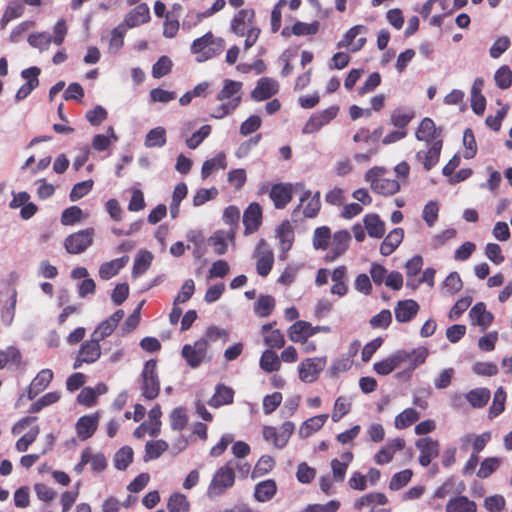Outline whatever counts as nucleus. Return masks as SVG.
Instances as JSON below:
<instances>
[{
    "label": "nucleus",
    "instance_id": "obj_1",
    "mask_svg": "<svg viewBox=\"0 0 512 512\" xmlns=\"http://www.w3.org/2000/svg\"><path fill=\"white\" fill-rule=\"evenodd\" d=\"M242 83L226 79L223 88L219 91L216 99L220 102L219 105L214 107L211 111V117L215 119H222L232 113L241 102Z\"/></svg>",
    "mask_w": 512,
    "mask_h": 512
},
{
    "label": "nucleus",
    "instance_id": "obj_2",
    "mask_svg": "<svg viewBox=\"0 0 512 512\" xmlns=\"http://www.w3.org/2000/svg\"><path fill=\"white\" fill-rule=\"evenodd\" d=\"M224 49V40L216 37L212 32L196 38L190 47L191 53L199 63L205 62L217 55Z\"/></svg>",
    "mask_w": 512,
    "mask_h": 512
},
{
    "label": "nucleus",
    "instance_id": "obj_3",
    "mask_svg": "<svg viewBox=\"0 0 512 512\" xmlns=\"http://www.w3.org/2000/svg\"><path fill=\"white\" fill-rule=\"evenodd\" d=\"M386 171L384 167L375 166L369 169L364 176L372 191L384 196L393 195L400 190L399 181L384 177Z\"/></svg>",
    "mask_w": 512,
    "mask_h": 512
},
{
    "label": "nucleus",
    "instance_id": "obj_4",
    "mask_svg": "<svg viewBox=\"0 0 512 512\" xmlns=\"http://www.w3.org/2000/svg\"><path fill=\"white\" fill-rule=\"evenodd\" d=\"M235 474L231 467L224 465L220 467L214 474L208 489L207 496L214 499L225 493L227 489L233 486Z\"/></svg>",
    "mask_w": 512,
    "mask_h": 512
},
{
    "label": "nucleus",
    "instance_id": "obj_5",
    "mask_svg": "<svg viewBox=\"0 0 512 512\" xmlns=\"http://www.w3.org/2000/svg\"><path fill=\"white\" fill-rule=\"evenodd\" d=\"M208 348V341L199 339L192 344H185L182 348L181 355L187 365L195 369L209 360Z\"/></svg>",
    "mask_w": 512,
    "mask_h": 512
},
{
    "label": "nucleus",
    "instance_id": "obj_6",
    "mask_svg": "<svg viewBox=\"0 0 512 512\" xmlns=\"http://www.w3.org/2000/svg\"><path fill=\"white\" fill-rule=\"evenodd\" d=\"M294 429L295 425L291 421L284 422L278 429L267 425L262 429V436L266 442L271 443L275 448L283 449L289 442Z\"/></svg>",
    "mask_w": 512,
    "mask_h": 512
},
{
    "label": "nucleus",
    "instance_id": "obj_7",
    "mask_svg": "<svg viewBox=\"0 0 512 512\" xmlns=\"http://www.w3.org/2000/svg\"><path fill=\"white\" fill-rule=\"evenodd\" d=\"M327 364V358L323 357H311L306 358L298 365L299 379L305 383L315 382L319 374L324 370Z\"/></svg>",
    "mask_w": 512,
    "mask_h": 512
},
{
    "label": "nucleus",
    "instance_id": "obj_8",
    "mask_svg": "<svg viewBox=\"0 0 512 512\" xmlns=\"http://www.w3.org/2000/svg\"><path fill=\"white\" fill-rule=\"evenodd\" d=\"M156 368V361L149 360L145 363L142 372V393L143 396L149 400L156 398L160 390Z\"/></svg>",
    "mask_w": 512,
    "mask_h": 512
},
{
    "label": "nucleus",
    "instance_id": "obj_9",
    "mask_svg": "<svg viewBox=\"0 0 512 512\" xmlns=\"http://www.w3.org/2000/svg\"><path fill=\"white\" fill-rule=\"evenodd\" d=\"M94 230L88 228L69 235L64 242V246L70 254H80L84 252L93 242Z\"/></svg>",
    "mask_w": 512,
    "mask_h": 512
},
{
    "label": "nucleus",
    "instance_id": "obj_10",
    "mask_svg": "<svg viewBox=\"0 0 512 512\" xmlns=\"http://www.w3.org/2000/svg\"><path fill=\"white\" fill-rule=\"evenodd\" d=\"M368 29L364 25H355L350 28L343 38L337 43L338 48H347L351 52H357L362 49L366 43V33Z\"/></svg>",
    "mask_w": 512,
    "mask_h": 512
},
{
    "label": "nucleus",
    "instance_id": "obj_11",
    "mask_svg": "<svg viewBox=\"0 0 512 512\" xmlns=\"http://www.w3.org/2000/svg\"><path fill=\"white\" fill-rule=\"evenodd\" d=\"M321 207L320 194L317 192L312 195L310 190L302 189L298 206L294 209L295 217L301 212L305 217H315Z\"/></svg>",
    "mask_w": 512,
    "mask_h": 512
},
{
    "label": "nucleus",
    "instance_id": "obj_12",
    "mask_svg": "<svg viewBox=\"0 0 512 512\" xmlns=\"http://www.w3.org/2000/svg\"><path fill=\"white\" fill-rule=\"evenodd\" d=\"M339 112V107L336 105L330 106L327 109L313 114L305 123L302 133L312 134L319 131L322 127L329 124Z\"/></svg>",
    "mask_w": 512,
    "mask_h": 512
},
{
    "label": "nucleus",
    "instance_id": "obj_13",
    "mask_svg": "<svg viewBox=\"0 0 512 512\" xmlns=\"http://www.w3.org/2000/svg\"><path fill=\"white\" fill-rule=\"evenodd\" d=\"M254 257L256 258L257 273L263 277L267 276L273 267L274 254L264 239L259 240Z\"/></svg>",
    "mask_w": 512,
    "mask_h": 512
},
{
    "label": "nucleus",
    "instance_id": "obj_14",
    "mask_svg": "<svg viewBox=\"0 0 512 512\" xmlns=\"http://www.w3.org/2000/svg\"><path fill=\"white\" fill-rule=\"evenodd\" d=\"M328 331L329 328L326 326H312L309 322L300 320L289 327L287 334L290 341L299 343L316 333Z\"/></svg>",
    "mask_w": 512,
    "mask_h": 512
},
{
    "label": "nucleus",
    "instance_id": "obj_15",
    "mask_svg": "<svg viewBox=\"0 0 512 512\" xmlns=\"http://www.w3.org/2000/svg\"><path fill=\"white\" fill-rule=\"evenodd\" d=\"M275 236L278 240V246L281 251L280 259L286 258L287 252L292 248L294 243V227L290 221H283L275 230Z\"/></svg>",
    "mask_w": 512,
    "mask_h": 512
},
{
    "label": "nucleus",
    "instance_id": "obj_16",
    "mask_svg": "<svg viewBox=\"0 0 512 512\" xmlns=\"http://www.w3.org/2000/svg\"><path fill=\"white\" fill-rule=\"evenodd\" d=\"M415 445L420 451L419 462L424 467L428 466L439 454L438 441L430 437L418 439Z\"/></svg>",
    "mask_w": 512,
    "mask_h": 512
},
{
    "label": "nucleus",
    "instance_id": "obj_17",
    "mask_svg": "<svg viewBox=\"0 0 512 512\" xmlns=\"http://www.w3.org/2000/svg\"><path fill=\"white\" fill-rule=\"evenodd\" d=\"M279 84L276 80L264 77L258 80L251 92V98L255 101H263L278 93Z\"/></svg>",
    "mask_w": 512,
    "mask_h": 512
},
{
    "label": "nucleus",
    "instance_id": "obj_18",
    "mask_svg": "<svg viewBox=\"0 0 512 512\" xmlns=\"http://www.w3.org/2000/svg\"><path fill=\"white\" fill-rule=\"evenodd\" d=\"M39 74L40 69L38 67H30L21 72V76L26 80V83L18 89L15 95L17 102L25 99L39 85Z\"/></svg>",
    "mask_w": 512,
    "mask_h": 512
},
{
    "label": "nucleus",
    "instance_id": "obj_19",
    "mask_svg": "<svg viewBox=\"0 0 512 512\" xmlns=\"http://www.w3.org/2000/svg\"><path fill=\"white\" fill-rule=\"evenodd\" d=\"M442 142H433L432 145L425 146L416 153V159L421 163L425 170L432 169L439 161Z\"/></svg>",
    "mask_w": 512,
    "mask_h": 512
},
{
    "label": "nucleus",
    "instance_id": "obj_20",
    "mask_svg": "<svg viewBox=\"0 0 512 512\" xmlns=\"http://www.w3.org/2000/svg\"><path fill=\"white\" fill-rule=\"evenodd\" d=\"M99 424V414L84 415L78 419L75 425L76 433L81 441L93 436Z\"/></svg>",
    "mask_w": 512,
    "mask_h": 512
},
{
    "label": "nucleus",
    "instance_id": "obj_21",
    "mask_svg": "<svg viewBox=\"0 0 512 512\" xmlns=\"http://www.w3.org/2000/svg\"><path fill=\"white\" fill-rule=\"evenodd\" d=\"M420 309L419 304L412 299L400 300L394 307L395 319L399 323L411 321Z\"/></svg>",
    "mask_w": 512,
    "mask_h": 512
},
{
    "label": "nucleus",
    "instance_id": "obj_22",
    "mask_svg": "<svg viewBox=\"0 0 512 512\" xmlns=\"http://www.w3.org/2000/svg\"><path fill=\"white\" fill-rule=\"evenodd\" d=\"M244 233L252 234L258 230L262 223V209L256 202L251 203L243 214Z\"/></svg>",
    "mask_w": 512,
    "mask_h": 512
},
{
    "label": "nucleus",
    "instance_id": "obj_23",
    "mask_svg": "<svg viewBox=\"0 0 512 512\" xmlns=\"http://www.w3.org/2000/svg\"><path fill=\"white\" fill-rule=\"evenodd\" d=\"M416 138L418 141L423 142L425 146L432 145L433 142H442L435 123L430 118H424L421 121L416 131Z\"/></svg>",
    "mask_w": 512,
    "mask_h": 512
},
{
    "label": "nucleus",
    "instance_id": "obj_24",
    "mask_svg": "<svg viewBox=\"0 0 512 512\" xmlns=\"http://www.w3.org/2000/svg\"><path fill=\"white\" fill-rule=\"evenodd\" d=\"M53 372L50 369H42L31 381L27 388V396L30 400L34 399L39 393L44 391L53 379Z\"/></svg>",
    "mask_w": 512,
    "mask_h": 512
},
{
    "label": "nucleus",
    "instance_id": "obj_25",
    "mask_svg": "<svg viewBox=\"0 0 512 512\" xmlns=\"http://www.w3.org/2000/svg\"><path fill=\"white\" fill-rule=\"evenodd\" d=\"M405 357L403 352L396 351L387 358L374 363V370L379 375H388L404 363Z\"/></svg>",
    "mask_w": 512,
    "mask_h": 512
},
{
    "label": "nucleus",
    "instance_id": "obj_26",
    "mask_svg": "<svg viewBox=\"0 0 512 512\" xmlns=\"http://www.w3.org/2000/svg\"><path fill=\"white\" fill-rule=\"evenodd\" d=\"M270 198L277 209H283L292 199L291 184H276L270 190Z\"/></svg>",
    "mask_w": 512,
    "mask_h": 512
},
{
    "label": "nucleus",
    "instance_id": "obj_27",
    "mask_svg": "<svg viewBox=\"0 0 512 512\" xmlns=\"http://www.w3.org/2000/svg\"><path fill=\"white\" fill-rule=\"evenodd\" d=\"M404 441L400 438L389 441L384 447H382L378 453L374 456V460L378 465L389 463L395 453L402 450L404 447Z\"/></svg>",
    "mask_w": 512,
    "mask_h": 512
},
{
    "label": "nucleus",
    "instance_id": "obj_28",
    "mask_svg": "<svg viewBox=\"0 0 512 512\" xmlns=\"http://www.w3.org/2000/svg\"><path fill=\"white\" fill-rule=\"evenodd\" d=\"M150 20V9L147 4L142 3L131 10L125 17V26L133 28Z\"/></svg>",
    "mask_w": 512,
    "mask_h": 512
},
{
    "label": "nucleus",
    "instance_id": "obj_29",
    "mask_svg": "<svg viewBox=\"0 0 512 512\" xmlns=\"http://www.w3.org/2000/svg\"><path fill=\"white\" fill-rule=\"evenodd\" d=\"M364 228L371 238L380 239L385 234V223L378 214L369 213L363 217Z\"/></svg>",
    "mask_w": 512,
    "mask_h": 512
},
{
    "label": "nucleus",
    "instance_id": "obj_30",
    "mask_svg": "<svg viewBox=\"0 0 512 512\" xmlns=\"http://www.w3.org/2000/svg\"><path fill=\"white\" fill-rule=\"evenodd\" d=\"M254 12L252 10H240L232 20L231 28L238 36H244L252 26Z\"/></svg>",
    "mask_w": 512,
    "mask_h": 512
},
{
    "label": "nucleus",
    "instance_id": "obj_31",
    "mask_svg": "<svg viewBox=\"0 0 512 512\" xmlns=\"http://www.w3.org/2000/svg\"><path fill=\"white\" fill-rule=\"evenodd\" d=\"M351 236L346 230L337 231L330 242L329 248L332 253L331 259L334 260L344 254L349 247Z\"/></svg>",
    "mask_w": 512,
    "mask_h": 512
},
{
    "label": "nucleus",
    "instance_id": "obj_32",
    "mask_svg": "<svg viewBox=\"0 0 512 512\" xmlns=\"http://www.w3.org/2000/svg\"><path fill=\"white\" fill-rule=\"evenodd\" d=\"M328 414H320L305 420L298 431L300 438H308L319 431L328 419Z\"/></svg>",
    "mask_w": 512,
    "mask_h": 512
},
{
    "label": "nucleus",
    "instance_id": "obj_33",
    "mask_svg": "<svg viewBox=\"0 0 512 512\" xmlns=\"http://www.w3.org/2000/svg\"><path fill=\"white\" fill-rule=\"evenodd\" d=\"M403 237L404 231L402 228H395L390 231L380 245V253L383 256L391 255L401 244Z\"/></svg>",
    "mask_w": 512,
    "mask_h": 512
},
{
    "label": "nucleus",
    "instance_id": "obj_34",
    "mask_svg": "<svg viewBox=\"0 0 512 512\" xmlns=\"http://www.w3.org/2000/svg\"><path fill=\"white\" fill-rule=\"evenodd\" d=\"M128 261V256H123L108 262H104L99 268L100 278L103 280L111 279L118 274V272L128 263Z\"/></svg>",
    "mask_w": 512,
    "mask_h": 512
},
{
    "label": "nucleus",
    "instance_id": "obj_35",
    "mask_svg": "<svg viewBox=\"0 0 512 512\" xmlns=\"http://www.w3.org/2000/svg\"><path fill=\"white\" fill-rule=\"evenodd\" d=\"M235 234V228H230L227 233L223 231H217L209 238V243L214 247V251L217 255H223L227 252L226 240L229 239L231 242H233Z\"/></svg>",
    "mask_w": 512,
    "mask_h": 512
},
{
    "label": "nucleus",
    "instance_id": "obj_36",
    "mask_svg": "<svg viewBox=\"0 0 512 512\" xmlns=\"http://www.w3.org/2000/svg\"><path fill=\"white\" fill-rule=\"evenodd\" d=\"M470 318L472 324L481 326L483 329L487 328L493 320V315L489 311L486 310V306L484 303H477L470 310Z\"/></svg>",
    "mask_w": 512,
    "mask_h": 512
},
{
    "label": "nucleus",
    "instance_id": "obj_37",
    "mask_svg": "<svg viewBox=\"0 0 512 512\" xmlns=\"http://www.w3.org/2000/svg\"><path fill=\"white\" fill-rule=\"evenodd\" d=\"M79 354L84 358L86 363H94L101 355L100 340L92 336L91 340L81 345Z\"/></svg>",
    "mask_w": 512,
    "mask_h": 512
},
{
    "label": "nucleus",
    "instance_id": "obj_38",
    "mask_svg": "<svg viewBox=\"0 0 512 512\" xmlns=\"http://www.w3.org/2000/svg\"><path fill=\"white\" fill-rule=\"evenodd\" d=\"M477 505L474 501L465 496H457L450 499L445 508V512H476Z\"/></svg>",
    "mask_w": 512,
    "mask_h": 512
},
{
    "label": "nucleus",
    "instance_id": "obj_39",
    "mask_svg": "<svg viewBox=\"0 0 512 512\" xmlns=\"http://www.w3.org/2000/svg\"><path fill=\"white\" fill-rule=\"evenodd\" d=\"M261 333L264 335V343L270 348H281L285 344L284 335L278 329H272V324L262 326Z\"/></svg>",
    "mask_w": 512,
    "mask_h": 512
},
{
    "label": "nucleus",
    "instance_id": "obj_40",
    "mask_svg": "<svg viewBox=\"0 0 512 512\" xmlns=\"http://www.w3.org/2000/svg\"><path fill=\"white\" fill-rule=\"evenodd\" d=\"M227 166L226 155L224 152H219L215 157L206 160L201 169V176L206 179L213 172L219 169H225Z\"/></svg>",
    "mask_w": 512,
    "mask_h": 512
},
{
    "label": "nucleus",
    "instance_id": "obj_41",
    "mask_svg": "<svg viewBox=\"0 0 512 512\" xmlns=\"http://www.w3.org/2000/svg\"><path fill=\"white\" fill-rule=\"evenodd\" d=\"M276 491V482L272 479H268L256 485L254 496L257 501L266 502L276 494Z\"/></svg>",
    "mask_w": 512,
    "mask_h": 512
},
{
    "label": "nucleus",
    "instance_id": "obj_42",
    "mask_svg": "<svg viewBox=\"0 0 512 512\" xmlns=\"http://www.w3.org/2000/svg\"><path fill=\"white\" fill-rule=\"evenodd\" d=\"M234 392L231 388L225 385H217L214 395L209 400V405L212 407H220L233 402Z\"/></svg>",
    "mask_w": 512,
    "mask_h": 512
},
{
    "label": "nucleus",
    "instance_id": "obj_43",
    "mask_svg": "<svg viewBox=\"0 0 512 512\" xmlns=\"http://www.w3.org/2000/svg\"><path fill=\"white\" fill-rule=\"evenodd\" d=\"M118 141V137L115 134L114 128L109 126L106 130V134H97L93 137L91 145L96 151L106 150L113 142Z\"/></svg>",
    "mask_w": 512,
    "mask_h": 512
},
{
    "label": "nucleus",
    "instance_id": "obj_44",
    "mask_svg": "<svg viewBox=\"0 0 512 512\" xmlns=\"http://www.w3.org/2000/svg\"><path fill=\"white\" fill-rule=\"evenodd\" d=\"M259 364L261 369L267 373L278 371L281 367L280 358L270 349L262 353Z\"/></svg>",
    "mask_w": 512,
    "mask_h": 512
},
{
    "label": "nucleus",
    "instance_id": "obj_45",
    "mask_svg": "<svg viewBox=\"0 0 512 512\" xmlns=\"http://www.w3.org/2000/svg\"><path fill=\"white\" fill-rule=\"evenodd\" d=\"M398 352H403L406 355L404 362L409 363L410 370H414L416 367L423 364L429 355V351L425 347H418L411 352L404 350H399Z\"/></svg>",
    "mask_w": 512,
    "mask_h": 512
},
{
    "label": "nucleus",
    "instance_id": "obj_46",
    "mask_svg": "<svg viewBox=\"0 0 512 512\" xmlns=\"http://www.w3.org/2000/svg\"><path fill=\"white\" fill-rule=\"evenodd\" d=\"M161 416L162 411L159 405L154 406L148 412V420L144 422V424L148 427L149 435L156 437L161 431Z\"/></svg>",
    "mask_w": 512,
    "mask_h": 512
},
{
    "label": "nucleus",
    "instance_id": "obj_47",
    "mask_svg": "<svg viewBox=\"0 0 512 512\" xmlns=\"http://www.w3.org/2000/svg\"><path fill=\"white\" fill-rule=\"evenodd\" d=\"M187 193L188 188L184 182H180L175 186L170 204V214L172 218L178 216L180 203L187 196Z\"/></svg>",
    "mask_w": 512,
    "mask_h": 512
},
{
    "label": "nucleus",
    "instance_id": "obj_48",
    "mask_svg": "<svg viewBox=\"0 0 512 512\" xmlns=\"http://www.w3.org/2000/svg\"><path fill=\"white\" fill-rule=\"evenodd\" d=\"M419 413L413 408H407L399 413L394 420L396 429H405L419 419Z\"/></svg>",
    "mask_w": 512,
    "mask_h": 512
},
{
    "label": "nucleus",
    "instance_id": "obj_49",
    "mask_svg": "<svg viewBox=\"0 0 512 512\" xmlns=\"http://www.w3.org/2000/svg\"><path fill=\"white\" fill-rule=\"evenodd\" d=\"M466 399L474 408H481L490 399V391L487 388H476L466 394Z\"/></svg>",
    "mask_w": 512,
    "mask_h": 512
},
{
    "label": "nucleus",
    "instance_id": "obj_50",
    "mask_svg": "<svg viewBox=\"0 0 512 512\" xmlns=\"http://www.w3.org/2000/svg\"><path fill=\"white\" fill-rule=\"evenodd\" d=\"M152 259L153 256L149 251L140 252L135 258L132 276L136 278L144 274L150 267Z\"/></svg>",
    "mask_w": 512,
    "mask_h": 512
},
{
    "label": "nucleus",
    "instance_id": "obj_51",
    "mask_svg": "<svg viewBox=\"0 0 512 512\" xmlns=\"http://www.w3.org/2000/svg\"><path fill=\"white\" fill-rule=\"evenodd\" d=\"M30 46L43 52L49 49L50 44L53 43L52 36L47 32L32 33L27 39Z\"/></svg>",
    "mask_w": 512,
    "mask_h": 512
},
{
    "label": "nucleus",
    "instance_id": "obj_52",
    "mask_svg": "<svg viewBox=\"0 0 512 512\" xmlns=\"http://www.w3.org/2000/svg\"><path fill=\"white\" fill-rule=\"evenodd\" d=\"M168 449L164 440L149 441L145 445V461L159 458Z\"/></svg>",
    "mask_w": 512,
    "mask_h": 512
},
{
    "label": "nucleus",
    "instance_id": "obj_53",
    "mask_svg": "<svg viewBox=\"0 0 512 512\" xmlns=\"http://www.w3.org/2000/svg\"><path fill=\"white\" fill-rule=\"evenodd\" d=\"M167 508L169 512H189L190 502L182 493H174L170 496Z\"/></svg>",
    "mask_w": 512,
    "mask_h": 512
},
{
    "label": "nucleus",
    "instance_id": "obj_54",
    "mask_svg": "<svg viewBox=\"0 0 512 512\" xmlns=\"http://www.w3.org/2000/svg\"><path fill=\"white\" fill-rule=\"evenodd\" d=\"M166 143V131L163 127L151 129L145 138V146L148 148L162 147Z\"/></svg>",
    "mask_w": 512,
    "mask_h": 512
},
{
    "label": "nucleus",
    "instance_id": "obj_55",
    "mask_svg": "<svg viewBox=\"0 0 512 512\" xmlns=\"http://www.w3.org/2000/svg\"><path fill=\"white\" fill-rule=\"evenodd\" d=\"M88 214L85 213L78 206H71L65 209L61 215V223L63 225H73L76 222H80L83 219H86Z\"/></svg>",
    "mask_w": 512,
    "mask_h": 512
},
{
    "label": "nucleus",
    "instance_id": "obj_56",
    "mask_svg": "<svg viewBox=\"0 0 512 512\" xmlns=\"http://www.w3.org/2000/svg\"><path fill=\"white\" fill-rule=\"evenodd\" d=\"M506 392L499 387L494 394L492 405L489 409L488 416L490 419L497 417L505 409Z\"/></svg>",
    "mask_w": 512,
    "mask_h": 512
},
{
    "label": "nucleus",
    "instance_id": "obj_57",
    "mask_svg": "<svg viewBox=\"0 0 512 512\" xmlns=\"http://www.w3.org/2000/svg\"><path fill=\"white\" fill-rule=\"evenodd\" d=\"M274 465L275 460L272 456L262 455L253 469L252 476L254 478L264 476L274 468Z\"/></svg>",
    "mask_w": 512,
    "mask_h": 512
},
{
    "label": "nucleus",
    "instance_id": "obj_58",
    "mask_svg": "<svg viewBox=\"0 0 512 512\" xmlns=\"http://www.w3.org/2000/svg\"><path fill=\"white\" fill-rule=\"evenodd\" d=\"M125 34L126 27L124 24L118 25L112 30L109 41V51L111 53H117L122 48Z\"/></svg>",
    "mask_w": 512,
    "mask_h": 512
},
{
    "label": "nucleus",
    "instance_id": "obj_59",
    "mask_svg": "<svg viewBox=\"0 0 512 512\" xmlns=\"http://www.w3.org/2000/svg\"><path fill=\"white\" fill-rule=\"evenodd\" d=\"M133 460L132 448L125 446L119 449L113 459L114 466L119 470H125Z\"/></svg>",
    "mask_w": 512,
    "mask_h": 512
},
{
    "label": "nucleus",
    "instance_id": "obj_60",
    "mask_svg": "<svg viewBox=\"0 0 512 512\" xmlns=\"http://www.w3.org/2000/svg\"><path fill=\"white\" fill-rule=\"evenodd\" d=\"M463 284L457 272H451L442 284V291L444 294L453 295L461 290Z\"/></svg>",
    "mask_w": 512,
    "mask_h": 512
},
{
    "label": "nucleus",
    "instance_id": "obj_61",
    "mask_svg": "<svg viewBox=\"0 0 512 512\" xmlns=\"http://www.w3.org/2000/svg\"><path fill=\"white\" fill-rule=\"evenodd\" d=\"M351 409V401L344 397L340 396L336 399L331 419L333 422H338L343 416L349 413Z\"/></svg>",
    "mask_w": 512,
    "mask_h": 512
},
{
    "label": "nucleus",
    "instance_id": "obj_62",
    "mask_svg": "<svg viewBox=\"0 0 512 512\" xmlns=\"http://www.w3.org/2000/svg\"><path fill=\"white\" fill-rule=\"evenodd\" d=\"M21 362V353L15 347H7L4 350H0V370L3 369L9 363L19 365Z\"/></svg>",
    "mask_w": 512,
    "mask_h": 512
},
{
    "label": "nucleus",
    "instance_id": "obj_63",
    "mask_svg": "<svg viewBox=\"0 0 512 512\" xmlns=\"http://www.w3.org/2000/svg\"><path fill=\"white\" fill-rule=\"evenodd\" d=\"M331 234L328 227L322 226L315 230L313 235V246L315 249H327L330 245Z\"/></svg>",
    "mask_w": 512,
    "mask_h": 512
},
{
    "label": "nucleus",
    "instance_id": "obj_64",
    "mask_svg": "<svg viewBox=\"0 0 512 512\" xmlns=\"http://www.w3.org/2000/svg\"><path fill=\"white\" fill-rule=\"evenodd\" d=\"M275 307V300L272 296H261L255 304V313L261 317L269 316Z\"/></svg>",
    "mask_w": 512,
    "mask_h": 512
}]
</instances>
